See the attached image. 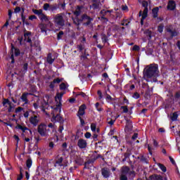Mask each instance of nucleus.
Listing matches in <instances>:
<instances>
[{
  "label": "nucleus",
  "instance_id": "obj_11",
  "mask_svg": "<svg viewBox=\"0 0 180 180\" xmlns=\"http://www.w3.org/2000/svg\"><path fill=\"white\" fill-rule=\"evenodd\" d=\"M24 37H25V39H24L25 41H27V43H30L31 47H32L33 44H32V39H31V37H32V32H25L24 33Z\"/></svg>",
  "mask_w": 180,
  "mask_h": 180
},
{
  "label": "nucleus",
  "instance_id": "obj_51",
  "mask_svg": "<svg viewBox=\"0 0 180 180\" xmlns=\"http://www.w3.org/2000/svg\"><path fill=\"white\" fill-rule=\"evenodd\" d=\"M91 136H92V135H91V133H89V132H86V133L84 134V137H85L86 139H91Z\"/></svg>",
  "mask_w": 180,
  "mask_h": 180
},
{
  "label": "nucleus",
  "instance_id": "obj_1",
  "mask_svg": "<svg viewBox=\"0 0 180 180\" xmlns=\"http://www.w3.org/2000/svg\"><path fill=\"white\" fill-rule=\"evenodd\" d=\"M64 93H58L55 97L56 105L51 106L52 110V118L51 122H61L63 119L61 116H60V113H61V106H63V96Z\"/></svg>",
  "mask_w": 180,
  "mask_h": 180
},
{
  "label": "nucleus",
  "instance_id": "obj_30",
  "mask_svg": "<svg viewBox=\"0 0 180 180\" xmlns=\"http://www.w3.org/2000/svg\"><path fill=\"white\" fill-rule=\"evenodd\" d=\"M45 99H46L47 102L45 101L44 103L42 104V110H44V108L49 105V99H50V97H49V96H46Z\"/></svg>",
  "mask_w": 180,
  "mask_h": 180
},
{
  "label": "nucleus",
  "instance_id": "obj_24",
  "mask_svg": "<svg viewBox=\"0 0 180 180\" xmlns=\"http://www.w3.org/2000/svg\"><path fill=\"white\" fill-rule=\"evenodd\" d=\"M40 20H41V22H49V17H47V15H44V13H43L40 17H39Z\"/></svg>",
  "mask_w": 180,
  "mask_h": 180
},
{
  "label": "nucleus",
  "instance_id": "obj_18",
  "mask_svg": "<svg viewBox=\"0 0 180 180\" xmlns=\"http://www.w3.org/2000/svg\"><path fill=\"white\" fill-rule=\"evenodd\" d=\"M84 115H85V105H81L78 111L79 116H84Z\"/></svg>",
  "mask_w": 180,
  "mask_h": 180
},
{
  "label": "nucleus",
  "instance_id": "obj_58",
  "mask_svg": "<svg viewBox=\"0 0 180 180\" xmlns=\"http://www.w3.org/2000/svg\"><path fill=\"white\" fill-rule=\"evenodd\" d=\"M175 98L176 99H180V92L176 93Z\"/></svg>",
  "mask_w": 180,
  "mask_h": 180
},
{
  "label": "nucleus",
  "instance_id": "obj_44",
  "mask_svg": "<svg viewBox=\"0 0 180 180\" xmlns=\"http://www.w3.org/2000/svg\"><path fill=\"white\" fill-rule=\"evenodd\" d=\"M132 50L134 51H139L140 50V47L137 45L134 46V47L132 48Z\"/></svg>",
  "mask_w": 180,
  "mask_h": 180
},
{
  "label": "nucleus",
  "instance_id": "obj_53",
  "mask_svg": "<svg viewBox=\"0 0 180 180\" xmlns=\"http://www.w3.org/2000/svg\"><path fill=\"white\" fill-rule=\"evenodd\" d=\"M22 68L25 72H26V71H27V63H24Z\"/></svg>",
  "mask_w": 180,
  "mask_h": 180
},
{
  "label": "nucleus",
  "instance_id": "obj_14",
  "mask_svg": "<svg viewBox=\"0 0 180 180\" xmlns=\"http://www.w3.org/2000/svg\"><path fill=\"white\" fill-rule=\"evenodd\" d=\"M81 9H82V7L78 6L77 8L73 12L74 15H75V18L74 19H81V18H79V15H81Z\"/></svg>",
  "mask_w": 180,
  "mask_h": 180
},
{
  "label": "nucleus",
  "instance_id": "obj_37",
  "mask_svg": "<svg viewBox=\"0 0 180 180\" xmlns=\"http://www.w3.org/2000/svg\"><path fill=\"white\" fill-rule=\"evenodd\" d=\"M14 51V54L15 56H19L20 54V51H19V49H12V51Z\"/></svg>",
  "mask_w": 180,
  "mask_h": 180
},
{
  "label": "nucleus",
  "instance_id": "obj_3",
  "mask_svg": "<svg viewBox=\"0 0 180 180\" xmlns=\"http://www.w3.org/2000/svg\"><path fill=\"white\" fill-rule=\"evenodd\" d=\"M159 72L158 65L153 64L149 66L145 75L147 78H153V77H158Z\"/></svg>",
  "mask_w": 180,
  "mask_h": 180
},
{
  "label": "nucleus",
  "instance_id": "obj_38",
  "mask_svg": "<svg viewBox=\"0 0 180 180\" xmlns=\"http://www.w3.org/2000/svg\"><path fill=\"white\" fill-rule=\"evenodd\" d=\"M129 23H130V21L124 20L123 22H122V26H129Z\"/></svg>",
  "mask_w": 180,
  "mask_h": 180
},
{
  "label": "nucleus",
  "instance_id": "obj_33",
  "mask_svg": "<svg viewBox=\"0 0 180 180\" xmlns=\"http://www.w3.org/2000/svg\"><path fill=\"white\" fill-rule=\"evenodd\" d=\"M26 166L29 169L32 167V160L27 159L26 162Z\"/></svg>",
  "mask_w": 180,
  "mask_h": 180
},
{
  "label": "nucleus",
  "instance_id": "obj_8",
  "mask_svg": "<svg viewBox=\"0 0 180 180\" xmlns=\"http://www.w3.org/2000/svg\"><path fill=\"white\" fill-rule=\"evenodd\" d=\"M63 157L58 155L56 163L54 165V166L56 168H59L60 169H64V168H65V167H67V162H65V161H63Z\"/></svg>",
  "mask_w": 180,
  "mask_h": 180
},
{
  "label": "nucleus",
  "instance_id": "obj_29",
  "mask_svg": "<svg viewBox=\"0 0 180 180\" xmlns=\"http://www.w3.org/2000/svg\"><path fill=\"white\" fill-rule=\"evenodd\" d=\"M39 29H40V30H41V32H42V33H47L46 32V25H44V24H40L39 25Z\"/></svg>",
  "mask_w": 180,
  "mask_h": 180
},
{
  "label": "nucleus",
  "instance_id": "obj_35",
  "mask_svg": "<svg viewBox=\"0 0 180 180\" xmlns=\"http://www.w3.org/2000/svg\"><path fill=\"white\" fill-rule=\"evenodd\" d=\"M48 127H49V129H52L53 130H56V129H57V127L53 123H49L48 124Z\"/></svg>",
  "mask_w": 180,
  "mask_h": 180
},
{
  "label": "nucleus",
  "instance_id": "obj_32",
  "mask_svg": "<svg viewBox=\"0 0 180 180\" xmlns=\"http://www.w3.org/2000/svg\"><path fill=\"white\" fill-rule=\"evenodd\" d=\"M171 119L173 122H175V120H176L178 119V114L176 112H174L172 114Z\"/></svg>",
  "mask_w": 180,
  "mask_h": 180
},
{
  "label": "nucleus",
  "instance_id": "obj_61",
  "mask_svg": "<svg viewBox=\"0 0 180 180\" xmlns=\"http://www.w3.org/2000/svg\"><path fill=\"white\" fill-rule=\"evenodd\" d=\"M49 146L51 148H54V143L50 142Z\"/></svg>",
  "mask_w": 180,
  "mask_h": 180
},
{
  "label": "nucleus",
  "instance_id": "obj_62",
  "mask_svg": "<svg viewBox=\"0 0 180 180\" xmlns=\"http://www.w3.org/2000/svg\"><path fill=\"white\" fill-rule=\"evenodd\" d=\"M128 9H129V8L127 7V6H122V11H127Z\"/></svg>",
  "mask_w": 180,
  "mask_h": 180
},
{
  "label": "nucleus",
  "instance_id": "obj_50",
  "mask_svg": "<svg viewBox=\"0 0 180 180\" xmlns=\"http://www.w3.org/2000/svg\"><path fill=\"white\" fill-rule=\"evenodd\" d=\"M102 40L103 43H106L108 41V37H106V35H103Z\"/></svg>",
  "mask_w": 180,
  "mask_h": 180
},
{
  "label": "nucleus",
  "instance_id": "obj_26",
  "mask_svg": "<svg viewBox=\"0 0 180 180\" xmlns=\"http://www.w3.org/2000/svg\"><path fill=\"white\" fill-rule=\"evenodd\" d=\"M32 11L35 15H37L39 18L43 14V10L41 9H39V10L34 9Z\"/></svg>",
  "mask_w": 180,
  "mask_h": 180
},
{
  "label": "nucleus",
  "instance_id": "obj_48",
  "mask_svg": "<svg viewBox=\"0 0 180 180\" xmlns=\"http://www.w3.org/2000/svg\"><path fill=\"white\" fill-rule=\"evenodd\" d=\"M13 139H15V140H16V141H17L16 147H18V143H19V140H20L19 136H18L17 135H14Z\"/></svg>",
  "mask_w": 180,
  "mask_h": 180
},
{
  "label": "nucleus",
  "instance_id": "obj_47",
  "mask_svg": "<svg viewBox=\"0 0 180 180\" xmlns=\"http://www.w3.org/2000/svg\"><path fill=\"white\" fill-rule=\"evenodd\" d=\"M56 83L53 81V82H51V83H50V84H49V88H51V89H54V86H56L54 84H55Z\"/></svg>",
  "mask_w": 180,
  "mask_h": 180
},
{
  "label": "nucleus",
  "instance_id": "obj_59",
  "mask_svg": "<svg viewBox=\"0 0 180 180\" xmlns=\"http://www.w3.org/2000/svg\"><path fill=\"white\" fill-rule=\"evenodd\" d=\"M30 20H34V19H37V18L36 17V15H31L29 18Z\"/></svg>",
  "mask_w": 180,
  "mask_h": 180
},
{
  "label": "nucleus",
  "instance_id": "obj_49",
  "mask_svg": "<svg viewBox=\"0 0 180 180\" xmlns=\"http://www.w3.org/2000/svg\"><path fill=\"white\" fill-rule=\"evenodd\" d=\"M67 88V86L65 85V84L62 83L60 85V89H65Z\"/></svg>",
  "mask_w": 180,
  "mask_h": 180
},
{
  "label": "nucleus",
  "instance_id": "obj_56",
  "mask_svg": "<svg viewBox=\"0 0 180 180\" xmlns=\"http://www.w3.org/2000/svg\"><path fill=\"white\" fill-rule=\"evenodd\" d=\"M15 13H19L20 12V7H16L14 10Z\"/></svg>",
  "mask_w": 180,
  "mask_h": 180
},
{
  "label": "nucleus",
  "instance_id": "obj_43",
  "mask_svg": "<svg viewBox=\"0 0 180 180\" xmlns=\"http://www.w3.org/2000/svg\"><path fill=\"white\" fill-rule=\"evenodd\" d=\"M49 8H50V4H44V11H49Z\"/></svg>",
  "mask_w": 180,
  "mask_h": 180
},
{
  "label": "nucleus",
  "instance_id": "obj_6",
  "mask_svg": "<svg viewBox=\"0 0 180 180\" xmlns=\"http://www.w3.org/2000/svg\"><path fill=\"white\" fill-rule=\"evenodd\" d=\"M53 22L58 27H63V26L65 25V20H64L63 13H59L55 15L53 18Z\"/></svg>",
  "mask_w": 180,
  "mask_h": 180
},
{
  "label": "nucleus",
  "instance_id": "obj_22",
  "mask_svg": "<svg viewBox=\"0 0 180 180\" xmlns=\"http://www.w3.org/2000/svg\"><path fill=\"white\" fill-rule=\"evenodd\" d=\"M110 11L108 10H102L101 11V14L102 15V18H103V16H110Z\"/></svg>",
  "mask_w": 180,
  "mask_h": 180
},
{
  "label": "nucleus",
  "instance_id": "obj_55",
  "mask_svg": "<svg viewBox=\"0 0 180 180\" xmlns=\"http://www.w3.org/2000/svg\"><path fill=\"white\" fill-rule=\"evenodd\" d=\"M137 137H139V134L137 133H135L132 136L131 139H132V140H136V139H137Z\"/></svg>",
  "mask_w": 180,
  "mask_h": 180
},
{
  "label": "nucleus",
  "instance_id": "obj_13",
  "mask_svg": "<svg viewBox=\"0 0 180 180\" xmlns=\"http://www.w3.org/2000/svg\"><path fill=\"white\" fill-rule=\"evenodd\" d=\"M176 8V4L174 1H169L167 4L168 11H174Z\"/></svg>",
  "mask_w": 180,
  "mask_h": 180
},
{
  "label": "nucleus",
  "instance_id": "obj_52",
  "mask_svg": "<svg viewBox=\"0 0 180 180\" xmlns=\"http://www.w3.org/2000/svg\"><path fill=\"white\" fill-rule=\"evenodd\" d=\"M33 106H34V109H39V101H37V103H34Z\"/></svg>",
  "mask_w": 180,
  "mask_h": 180
},
{
  "label": "nucleus",
  "instance_id": "obj_2",
  "mask_svg": "<svg viewBox=\"0 0 180 180\" xmlns=\"http://www.w3.org/2000/svg\"><path fill=\"white\" fill-rule=\"evenodd\" d=\"M94 20V19L86 14H83L81 17L80 19L78 18H73V23L76 25V26H79L82 22H86L84 23L86 26H88L91 25V22Z\"/></svg>",
  "mask_w": 180,
  "mask_h": 180
},
{
  "label": "nucleus",
  "instance_id": "obj_28",
  "mask_svg": "<svg viewBox=\"0 0 180 180\" xmlns=\"http://www.w3.org/2000/svg\"><path fill=\"white\" fill-rule=\"evenodd\" d=\"M157 165L159 167V168L163 172H167V167L161 163H158Z\"/></svg>",
  "mask_w": 180,
  "mask_h": 180
},
{
  "label": "nucleus",
  "instance_id": "obj_54",
  "mask_svg": "<svg viewBox=\"0 0 180 180\" xmlns=\"http://www.w3.org/2000/svg\"><path fill=\"white\" fill-rule=\"evenodd\" d=\"M53 82H54L55 84H60V83L61 82V79H58V78L55 79H53Z\"/></svg>",
  "mask_w": 180,
  "mask_h": 180
},
{
  "label": "nucleus",
  "instance_id": "obj_25",
  "mask_svg": "<svg viewBox=\"0 0 180 180\" xmlns=\"http://www.w3.org/2000/svg\"><path fill=\"white\" fill-rule=\"evenodd\" d=\"M158 7H156L152 10V13L153 15V18H158Z\"/></svg>",
  "mask_w": 180,
  "mask_h": 180
},
{
  "label": "nucleus",
  "instance_id": "obj_46",
  "mask_svg": "<svg viewBox=\"0 0 180 180\" xmlns=\"http://www.w3.org/2000/svg\"><path fill=\"white\" fill-rule=\"evenodd\" d=\"M133 98H134V99H139V98H140V94L139 93H134Z\"/></svg>",
  "mask_w": 180,
  "mask_h": 180
},
{
  "label": "nucleus",
  "instance_id": "obj_5",
  "mask_svg": "<svg viewBox=\"0 0 180 180\" xmlns=\"http://www.w3.org/2000/svg\"><path fill=\"white\" fill-rule=\"evenodd\" d=\"M142 6L144 9L143 11L139 12V16H142L141 19V25H144V19H146L148 15V8H147V6H148V3H147V1H143Z\"/></svg>",
  "mask_w": 180,
  "mask_h": 180
},
{
  "label": "nucleus",
  "instance_id": "obj_63",
  "mask_svg": "<svg viewBox=\"0 0 180 180\" xmlns=\"http://www.w3.org/2000/svg\"><path fill=\"white\" fill-rule=\"evenodd\" d=\"M8 18L9 19L12 18V11L11 10L8 11Z\"/></svg>",
  "mask_w": 180,
  "mask_h": 180
},
{
  "label": "nucleus",
  "instance_id": "obj_17",
  "mask_svg": "<svg viewBox=\"0 0 180 180\" xmlns=\"http://www.w3.org/2000/svg\"><path fill=\"white\" fill-rule=\"evenodd\" d=\"M15 129H19L20 130H22V131L23 133H25L26 131V130H28V131H30V134H32V130H30L27 127H23V126L20 125V124H18L15 127Z\"/></svg>",
  "mask_w": 180,
  "mask_h": 180
},
{
  "label": "nucleus",
  "instance_id": "obj_9",
  "mask_svg": "<svg viewBox=\"0 0 180 180\" xmlns=\"http://www.w3.org/2000/svg\"><path fill=\"white\" fill-rule=\"evenodd\" d=\"M167 33L170 36L169 39H172L173 37H176V36H178L179 33L176 30H174L172 28V26H169L166 28Z\"/></svg>",
  "mask_w": 180,
  "mask_h": 180
},
{
  "label": "nucleus",
  "instance_id": "obj_60",
  "mask_svg": "<svg viewBox=\"0 0 180 180\" xmlns=\"http://www.w3.org/2000/svg\"><path fill=\"white\" fill-rule=\"evenodd\" d=\"M25 178L26 179H29L30 178V174H29V172H25Z\"/></svg>",
  "mask_w": 180,
  "mask_h": 180
},
{
  "label": "nucleus",
  "instance_id": "obj_12",
  "mask_svg": "<svg viewBox=\"0 0 180 180\" xmlns=\"http://www.w3.org/2000/svg\"><path fill=\"white\" fill-rule=\"evenodd\" d=\"M30 122L31 124H33V126H37V124L40 122V117L37 115L32 116L30 118Z\"/></svg>",
  "mask_w": 180,
  "mask_h": 180
},
{
  "label": "nucleus",
  "instance_id": "obj_21",
  "mask_svg": "<svg viewBox=\"0 0 180 180\" xmlns=\"http://www.w3.org/2000/svg\"><path fill=\"white\" fill-rule=\"evenodd\" d=\"M54 58L51 56V53L48 54L46 61L49 64H53L54 63Z\"/></svg>",
  "mask_w": 180,
  "mask_h": 180
},
{
  "label": "nucleus",
  "instance_id": "obj_34",
  "mask_svg": "<svg viewBox=\"0 0 180 180\" xmlns=\"http://www.w3.org/2000/svg\"><path fill=\"white\" fill-rule=\"evenodd\" d=\"M106 101H108V102H112V101H115V99L112 98L110 95L106 94Z\"/></svg>",
  "mask_w": 180,
  "mask_h": 180
},
{
  "label": "nucleus",
  "instance_id": "obj_4",
  "mask_svg": "<svg viewBox=\"0 0 180 180\" xmlns=\"http://www.w3.org/2000/svg\"><path fill=\"white\" fill-rule=\"evenodd\" d=\"M128 175H133V176H134V172L130 171V168H129V167H122L121 169V174L120 175V180H127Z\"/></svg>",
  "mask_w": 180,
  "mask_h": 180
},
{
  "label": "nucleus",
  "instance_id": "obj_15",
  "mask_svg": "<svg viewBox=\"0 0 180 180\" xmlns=\"http://www.w3.org/2000/svg\"><path fill=\"white\" fill-rule=\"evenodd\" d=\"M101 174L104 178H109V176H110V171L107 168L102 169Z\"/></svg>",
  "mask_w": 180,
  "mask_h": 180
},
{
  "label": "nucleus",
  "instance_id": "obj_7",
  "mask_svg": "<svg viewBox=\"0 0 180 180\" xmlns=\"http://www.w3.org/2000/svg\"><path fill=\"white\" fill-rule=\"evenodd\" d=\"M38 133L41 137H49V129H47V125L45 124H40L37 128Z\"/></svg>",
  "mask_w": 180,
  "mask_h": 180
},
{
  "label": "nucleus",
  "instance_id": "obj_36",
  "mask_svg": "<svg viewBox=\"0 0 180 180\" xmlns=\"http://www.w3.org/2000/svg\"><path fill=\"white\" fill-rule=\"evenodd\" d=\"M90 8H92V9H98L99 8V4L94 3L92 6H90Z\"/></svg>",
  "mask_w": 180,
  "mask_h": 180
},
{
  "label": "nucleus",
  "instance_id": "obj_40",
  "mask_svg": "<svg viewBox=\"0 0 180 180\" xmlns=\"http://www.w3.org/2000/svg\"><path fill=\"white\" fill-rule=\"evenodd\" d=\"M121 109L123 110V113H127V112H129V108H127V106H122Z\"/></svg>",
  "mask_w": 180,
  "mask_h": 180
},
{
  "label": "nucleus",
  "instance_id": "obj_23",
  "mask_svg": "<svg viewBox=\"0 0 180 180\" xmlns=\"http://www.w3.org/2000/svg\"><path fill=\"white\" fill-rule=\"evenodd\" d=\"M11 103V101L8 98H4L2 101V105L4 108H8L9 106V104Z\"/></svg>",
  "mask_w": 180,
  "mask_h": 180
},
{
  "label": "nucleus",
  "instance_id": "obj_19",
  "mask_svg": "<svg viewBox=\"0 0 180 180\" xmlns=\"http://www.w3.org/2000/svg\"><path fill=\"white\" fill-rule=\"evenodd\" d=\"M27 95H29V94L27 93H24L22 94V95L21 96V101H22V102H24V103L26 105L28 103L29 100H27Z\"/></svg>",
  "mask_w": 180,
  "mask_h": 180
},
{
  "label": "nucleus",
  "instance_id": "obj_20",
  "mask_svg": "<svg viewBox=\"0 0 180 180\" xmlns=\"http://www.w3.org/2000/svg\"><path fill=\"white\" fill-rule=\"evenodd\" d=\"M132 128L133 125L131 124V121L127 120L125 130H131Z\"/></svg>",
  "mask_w": 180,
  "mask_h": 180
},
{
  "label": "nucleus",
  "instance_id": "obj_10",
  "mask_svg": "<svg viewBox=\"0 0 180 180\" xmlns=\"http://www.w3.org/2000/svg\"><path fill=\"white\" fill-rule=\"evenodd\" d=\"M88 146V142H86V140L84 139H79L77 141V146L79 148L84 149L86 148Z\"/></svg>",
  "mask_w": 180,
  "mask_h": 180
},
{
  "label": "nucleus",
  "instance_id": "obj_41",
  "mask_svg": "<svg viewBox=\"0 0 180 180\" xmlns=\"http://www.w3.org/2000/svg\"><path fill=\"white\" fill-rule=\"evenodd\" d=\"M91 129L92 131H96V124H91Z\"/></svg>",
  "mask_w": 180,
  "mask_h": 180
},
{
  "label": "nucleus",
  "instance_id": "obj_16",
  "mask_svg": "<svg viewBox=\"0 0 180 180\" xmlns=\"http://www.w3.org/2000/svg\"><path fill=\"white\" fill-rule=\"evenodd\" d=\"M149 180H164V178L160 174H153L150 176Z\"/></svg>",
  "mask_w": 180,
  "mask_h": 180
},
{
  "label": "nucleus",
  "instance_id": "obj_64",
  "mask_svg": "<svg viewBox=\"0 0 180 180\" xmlns=\"http://www.w3.org/2000/svg\"><path fill=\"white\" fill-rule=\"evenodd\" d=\"M24 117H29V112H25V113H24Z\"/></svg>",
  "mask_w": 180,
  "mask_h": 180
},
{
  "label": "nucleus",
  "instance_id": "obj_57",
  "mask_svg": "<svg viewBox=\"0 0 180 180\" xmlns=\"http://www.w3.org/2000/svg\"><path fill=\"white\" fill-rule=\"evenodd\" d=\"M23 178V173L20 174V175L18 176L17 180H22Z\"/></svg>",
  "mask_w": 180,
  "mask_h": 180
},
{
  "label": "nucleus",
  "instance_id": "obj_31",
  "mask_svg": "<svg viewBox=\"0 0 180 180\" xmlns=\"http://www.w3.org/2000/svg\"><path fill=\"white\" fill-rule=\"evenodd\" d=\"M158 31L159 32V33H162V32H164V25L160 24L158 27Z\"/></svg>",
  "mask_w": 180,
  "mask_h": 180
},
{
  "label": "nucleus",
  "instance_id": "obj_27",
  "mask_svg": "<svg viewBox=\"0 0 180 180\" xmlns=\"http://www.w3.org/2000/svg\"><path fill=\"white\" fill-rule=\"evenodd\" d=\"M14 109H15V105L12 104V103L10 102V104H8V112L11 113V112H13Z\"/></svg>",
  "mask_w": 180,
  "mask_h": 180
},
{
  "label": "nucleus",
  "instance_id": "obj_42",
  "mask_svg": "<svg viewBox=\"0 0 180 180\" xmlns=\"http://www.w3.org/2000/svg\"><path fill=\"white\" fill-rule=\"evenodd\" d=\"M64 34V32L60 31L58 34V40H60V39H61L63 37V35Z\"/></svg>",
  "mask_w": 180,
  "mask_h": 180
},
{
  "label": "nucleus",
  "instance_id": "obj_45",
  "mask_svg": "<svg viewBox=\"0 0 180 180\" xmlns=\"http://www.w3.org/2000/svg\"><path fill=\"white\" fill-rule=\"evenodd\" d=\"M97 94H98V95L99 99H102V98H103V96H102V91H101V90H98V91H97Z\"/></svg>",
  "mask_w": 180,
  "mask_h": 180
},
{
  "label": "nucleus",
  "instance_id": "obj_39",
  "mask_svg": "<svg viewBox=\"0 0 180 180\" xmlns=\"http://www.w3.org/2000/svg\"><path fill=\"white\" fill-rule=\"evenodd\" d=\"M22 110H23V108L22 107H18L17 108H15V113H20V112H22Z\"/></svg>",
  "mask_w": 180,
  "mask_h": 180
}]
</instances>
